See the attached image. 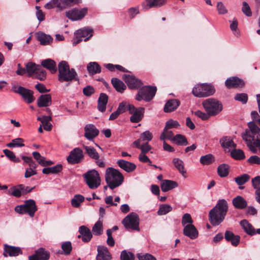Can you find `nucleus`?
Instances as JSON below:
<instances>
[{
    "mask_svg": "<svg viewBox=\"0 0 260 260\" xmlns=\"http://www.w3.org/2000/svg\"><path fill=\"white\" fill-rule=\"evenodd\" d=\"M248 126L241 137L251 152L256 153V148L260 152V128L252 121L249 122Z\"/></svg>",
    "mask_w": 260,
    "mask_h": 260,
    "instance_id": "obj_1",
    "label": "nucleus"
},
{
    "mask_svg": "<svg viewBox=\"0 0 260 260\" xmlns=\"http://www.w3.org/2000/svg\"><path fill=\"white\" fill-rule=\"evenodd\" d=\"M228 209V205L226 200H218L216 205L209 213L210 223L214 226L218 225L224 219Z\"/></svg>",
    "mask_w": 260,
    "mask_h": 260,
    "instance_id": "obj_2",
    "label": "nucleus"
},
{
    "mask_svg": "<svg viewBox=\"0 0 260 260\" xmlns=\"http://www.w3.org/2000/svg\"><path fill=\"white\" fill-rule=\"evenodd\" d=\"M105 180L109 188L113 189L122 183L124 177L119 170L109 167L106 170Z\"/></svg>",
    "mask_w": 260,
    "mask_h": 260,
    "instance_id": "obj_3",
    "label": "nucleus"
},
{
    "mask_svg": "<svg viewBox=\"0 0 260 260\" xmlns=\"http://www.w3.org/2000/svg\"><path fill=\"white\" fill-rule=\"evenodd\" d=\"M58 79L60 82H69L74 80L77 76L74 69H70L68 63L66 61H61L58 64Z\"/></svg>",
    "mask_w": 260,
    "mask_h": 260,
    "instance_id": "obj_4",
    "label": "nucleus"
},
{
    "mask_svg": "<svg viewBox=\"0 0 260 260\" xmlns=\"http://www.w3.org/2000/svg\"><path fill=\"white\" fill-rule=\"evenodd\" d=\"M202 105L206 112L211 116L217 115L222 110V103L214 98H209L204 100Z\"/></svg>",
    "mask_w": 260,
    "mask_h": 260,
    "instance_id": "obj_5",
    "label": "nucleus"
},
{
    "mask_svg": "<svg viewBox=\"0 0 260 260\" xmlns=\"http://www.w3.org/2000/svg\"><path fill=\"white\" fill-rule=\"evenodd\" d=\"M82 176L84 181L90 189H96L101 184L100 174L95 169L88 171Z\"/></svg>",
    "mask_w": 260,
    "mask_h": 260,
    "instance_id": "obj_6",
    "label": "nucleus"
},
{
    "mask_svg": "<svg viewBox=\"0 0 260 260\" xmlns=\"http://www.w3.org/2000/svg\"><path fill=\"white\" fill-rule=\"evenodd\" d=\"M157 88L155 86H144L139 89L135 99L138 101L144 100L148 102L151 101L155 96Z\"/></svg>",
    "mask_w": 260,
    "mask_h": 260,
    "instance_id": "obj_7",
    "label": "nucleus"
},
{
    "mask_svg": "<svg viewBox=\"0 0 260 260\" xmlns=\"http://www.w3.org/2000/svg\"><path fill=\"white\" fill-rule=\"evenodd\" d=\"M38 208L35 201L32 199H29L24 201L23 204L17 205L15 208V211L20 214H28L30 217H33Z\"/></svg>",
    "mask_w": 260,
    "mask_h": 260,
    "instance_id": "obj_8",
    "label": "nucleus"
},
{
    "mask_svg": "<svg viewBox=\"0 0 260 260\" xmlns=\"http://www.w3.org/2000/svg\"><path fill=\"white\" fill-rule=\"evenodd\" d=\"M214 87L209 84L203 83L196 85L192 90L194 96L198 98H204L210 96L214 93Z\"/></svg>",
    "mask_w": 260,
    "mask_h": 260,
    "instance_id": "obj_9",
    "label": "nucleus"
},
{
    "mask_svg": "<svg viewBox=\"0 0 260 260\" xmlns=\"http://www.w3.org/2000/svg\"><path fill=\"white\" fill-rule=\"evenodd\" d=\"M83 147L85 150V153L90 158L94 160L96 166L101 168H105L106 167V162L104 157H101L99 153L93 147L83 145Z\"/></svg>",
    "mask_w": 260,
    "mask_h": 260,
    "instance_id": "obj_10",
    "label": "nucleus"
},
{
    "mask_svg": "<svg viewBox=\"0 0 260 260\" xmlns=\"http://www.w3.org/2000/svg\"><path fill=\"white\" fill-rule=\"evenodd\" d=\"M122 224L126 229L140 231L139 217L138 215L134 212H132L127 215L122 220Z\"/></svg>",
    "mask_w": 260,
    "mask_h": 260,
    "instance_id": "obj_11",
    "label": "nucleus"
},
{
    "mask_svg": "<svg viewBox=\"0 0 260 260\" xmlns=\"http://www.w3.org/2000/svg\"><path fill=\"white\" fill-rule=\"evenodd\" d=\"M12 89L15 93L19 94L22 97L24 101L28 104L31 103L35 100L33 95L34 92L31 90L17 85L13 86Z\"/></svg>",
    "mask_w": 260,
    "mask_h": 260,
    "instance_id": "obj_12",
    "label": "nucleus"
},
{
    "mask_svg": "<svg viewBox=\"0 0 260 260\" xmlns=\"http://www.w3.org/2000/svg\"><path fill=\"white\" fill-rule=\"evenodd\" d=\"M128 111L132 116L130 121L133 123L139 122L143 118L145 109L143 107L136 108L133 105H128Z\"/></svg>",
    "mask_w": 260,
    "mask_h": 260,
    "instance_id": "obj_13",
    "label": "nucleus"
},
{
    "mask_svg": "<svg viewBox=\"0 0 260 260\" xmlns=\"http://www.w3.org/2000/svg\"><path fill=\"white\" fill-rule=\"evenodd\" d=\"M84 157L82 150L79 147H76L70 152L67 160L70 164L75 165L81 162Z\"/></svg>",
    "mask_w": 260,
    "mask_h": 260,
    "instance_id": "obj_14",
    "label": "nucleus"
},
{
    "mask_svg": "<svg viewBox=\"0 0 260 260\" xmlns=\"http://www.w3.org/2000/svg\"><path fill=\"white\" fill-rule=\"evenodd\" d=\"M87 13V8H83L81 10L74 8L66 12V16L70 20L77 21L81 20L84 17Z\"/></svg>",
    "mask_w": 260,
    "mask_h": 260,
    "instance_id": "obj_15",
    "label": "nucleus"
},
{
    "mask_svg": "<svg viewBox=\"0 0 260 260\" xmlns=\"http://www.w3.org/2000/svg\"><path fill=\"white\" fill-rule=\"evenodd\" d=\"M123 79L129 88L131 89H140L143 85L142 81L136 78L134 76L124 75Z\"/></svg>",
    "mask_w": 260,
    "mask_h": 260,
    "instance_id": "obj_16",
    "label": "nucleus"
},
{
    "mask_svg": "<svg viewBox=\"0 0 260 260\" xmlns=\"http://www.w3.org/2000/svg\"><path fill=\"white\" fill-rule=\"evenodd\" d=\"M244 84V81L237 77H230L225 81V85L229 89L242 87Z\"/></svg>",
    "mask_w": 260,
    "mask_h": 260,
    "instance_id": "obj_17",
    "label": "nucleus"
},
{
    "mask_svg": "<svg viewBox=\"0 0 260 260\" xmlns=\"http://www.w3.org/2000/svg\"><path fill=\"white\" fill-rule=\"evenodd\" d=\"M84 137L90 141L92 140L99 134V131L92 124H86L84 127Z\"/></svg>",
    "mask_w": 260,
    "mask_h": 260,
    "instance_id": "obj_18",
    "label": "nucleus"
},
{
    "mask_svg": "<svg viewBox=\"0 0 260 260\" xmlns=\"http://www.w3.org/2000/svg\"><path fill=\"white\" fill-rule=\"evenodd\" d=\"M22 252L20 247L10 246L8 244L4 245L3 255L5 257L17 256L20 254H22Z\"/></svg>",
    "mask_w": 260,
    "mask_h": 260,
    "instance_id": "obj_19",
    "label": "nucleus"
},
{
    "mask_svg": "<svg viewBox=\"0 0 260 260\" xmlns=\"http://www.w3.org/2000/svg\"><path fill=\"white\" fill-rule=\"evenodd\" d=\"M97 251L96 260H111L112 259V255L106 247L99 246Z\"/></svg>",
    "mask_w": 260,
    "mask_h": 260,
    "instance_id": "obj_20",
    "label": "nucleus"
},
{
    "mask_svg": "<svg viewBox=\"0 0 260 260\" xmlns=\"http://www.w3.org/2000/svg\"><path fill=\"white\" fill-rule=\"evenodd\" d=\"M183 233L184 236L192 240L197 238L199 235L197 228L193 224L185 225L183 229Z\"/></svg>",
    "mask_w": 260,
    "mask_h": 260,
    "instance_id": "obj_21",
    "label": "nucleus"
},
{
    "mask_svg": "<svg viewBox=\"0 0 260 260\" xmlns=\"http://www.w3.org/2000/svg\"><path fill=\"white\" fill-rule=\"evenodd\" d=\"M117 164L121 169L127 173L132 172L136 169L135 164L123 159L118 160Z\"/></svg>",
    "mask_w": 260,
    "mask_h": 260,
    "instance_id": "obj_22",
    "label": "nucleus"
},
{
    "mask_svg": "<svg viewBox=\"0 0 260 260\" xmlns=\"http://www.w3.org/2000/svg\"><path fill=\"white\" fill-rule=\"evenodd\" d=\"M93 29L90 27H85L82 29L77 30L75 34L76 37L84 38V41H87L90 37L92 36Z\"/></svg>",
    "mask_w": 260,
    "mask_h": 260,
    "instance_id": "obj_23",
    "label": "nucleus"
},
{
    "mask_svg": "<svg viewBox=\"0 0 260 260\" xmlns=\"http://www.w3.org/2000/svg\"><path fill=\"white\" fill-rule=\"evenodd\" d=\"M240 224L243 231L250 236L256 234L255 229L253 226L246 219H243L240 222Z\"/></svg>",
    "mask_w": 260,
    "mask_h": 260,
    "instance_id": "obj_24",
    "label": "nucleus"
},
{
    "mask_svg": "<svg viewBox=\"0 0 260 260\" xmlns=\"http://www.w3.org/2000/svg\"><path fill=\"white\" fill-rule=\"evenodd\" d=\"M224 238L228 242H231V244L234 246H237L240 241V237L239 235H235L230 231H226L224 234Z\"/></svg>",
    "mask_w": 260,
    "mask_h": 260,
    "instance_id": "obj_25",
    "label": "nucleus"
},
{
    "mask_svg": "<svg viewBox=\"0 0 260 260\" xmlns=\"http://www.w3.org/2000/svg\"><path fill=\"white\" fill-rule=\"evenodd\" d=\"M41 66L48 69L52 74H54L57 72L56 63L52 59L48 58L42 60Z\"/></svg>",
    "mask_w": 260,
    "mask_h": 260,
    "instance_id": "obj_26",
    "label": "nucleus"
},
{
    "mask_svg": "<svg viewBox=\"0 0 260 260\" xmlns=\"http://www.w3.org/2000/svg\"><path fill=\"white\" fill-rule=\"evenodd\" d=\"M51 103L52 99L50 94H42L37 100V104L39 107H48Z\"/></svg>",
    "mask_w": 260,
    "mask_h": 260,
    "instance_id": "obj_27",
    "label": "nucleus"
},
{
    "mask_svg": "<svg viewBox=\"0 0 260 260\" xmlns=\"http://www.w3.org/2000/svg\"><path fill=\"white\" fill-rule=\"evenodd\" d=\"M79 232L81 235L82 240L84 242H88L92 237L90 230L85 225H81L79 227Z\"/></svg>",
    "mask_w": 260,
    "mask_h": 260,
    "instance_id": "obj_28",
    "label": "nucleus"
},
{
    "mask_svg": "<svg viewBox=\"0 0 260 260\" xmlns=\"http://www.w3.org/2000/svg\"><path fill=\"white\" fill-rule=\"evenodd\" d=\"M36 38L41 45H48L53 41V38L50 35L41 31L37 33Z\"/></svg>",
    "mask_w": 260,
    "mask_h": 260,
    "instance_id": "obj_29",
    "label": "nucleus"
},
{
    "mask_svg": "<svg viewBox=\"0 0 260 260\" xmlns=\"http://www.w3.org/2000/svg\"><path fill=\"white\" fill-rule=\"evenodd\" d=\"M180 104V102L177 99L170 100L164 106V111L167 113L174 111L178 107Z\"/></svg>",
    "mask_w": 260,
    "mask_h": 260,
    "instance_id": "obj_30",
    "label": "nucleus"
},
{
    "mask_svg": "<svg viewBox=\"0 0 260 260\" xmlns=\"http://www.w3.org/2000/svg\"><path fill=\"white\" fill-rule=\"evenodd\" d=\"M233 206L236 209H244L247 206V201L241 196H237L232 200Z\"/></svg>",
    "mask_w": 260,
    "mask_h": 260,
    "instance_id": "obj_31",
    "label": "nucleus"
},
{
    "mask_svg": "<svg viewBox=\"0 0 260 260\" xmlns=\"http://www.w3.org/2000/svg\"><path fill=\"white\" fill-rule=\"evenodd\" d=\"M108 101V96L104 93H101L98 99V109L101 112H104Z\"/></svg>",
    "mask_w": 260,
    "mask_h": 260,
    "instance_id": "obj_32",
    "label": "nucleus"
},
{
    "mask_svg": "<svg viewBox=\"0 0 260 260\" xmlns=\"http://www.w3.org/2000/svg\"><path fill=\"white\" fill-rule=\"evenodd\" d=\"M111 83L117 92L122 93L126 88L124 83L117 78H112Z\"/></svg>",
    "mask_w": 260,
    "mask_h": 260,
    "instance_id": "obj_33",
    "label": "nucleus"
},
{
    "mask_svg": "<svg viewBox=\"0 0 260 260\" xmlns=\"http://www.w3.org/2000/svg\"><path fill=\"white\" fill-rule=\"evenodd\" d=\"M87 70L90 75H93L101 72V67L96 62H90L87 66Z\"/></svg>",
    "mask_w": 260,
    "mask_h": 260,
    "instance_id": "obj_34",
    "label": "nucleus"
},
{
    "mask_svg": "<svg viewBox=\"0 0 260 260\" xmlns=\"http://www.w3.org/2000/svg\"><path fill=\"white\" fill-rule=\"evenodd\" d=\"M177 186L178 184L176 182L170 180H164L160 185L161 190L164 192H167Z\"/></svg>",
    "mask_w": 260,
    "mask_h": 260,
    "instance_id": "obj_35",
    "label": "nucleus"
},
{
    "mask_svg": "<svg viewBox=\"0 0 260 260\" xmlns=\"http://www.w3.org/2000/svg\"><path fill=\"white\" fill-rule=\"evenodd\" d=\"M219 142L221 147L225 149H228L230 147L235 148L236 144L234 143L233 140L230 137L224 136L220 139Z\"/></svg>",
    "mask_w": 260,
    "mask_h": 260,
    "instance_id": "obj_36",
    "label": "nucleus"
},
{
    "mask_svg": "<svg viewBox=\"0 0 260 260\" xmlns=\"http://www.w3.org/2000/svg\"><path fill=\"white\" fill-rule=\"evenodd\" d=\"M250 179V176L247 174H243L235 178L234 180L236 183L239 186L240 189H243L244 186H242L244 184Z\"/></svg>",
    "mask_w": 260,
    "mask_h": 260,
    "instance_id": "obj_37",
    "label": "nucleus"
},
{
    "mask_svg": "<svg viewBox=\"0 0 260 260\" xmlns=\"http://www.w3.org/2000/svg\"><path fill=\"white\" fill-rule=\"evenodd\" d=\"M147 5H143V7L146 8H158L163 6L166 2V0H146Z\"/></svg>",
    "mask_w": 260,
    "mask_h": 260,
    "instance_id": "obj_38",
    "label": "nucleus"
},
{
    "mask_svg": "<svg viewBox=\"0 0 260 260\" xmlns=\"http://www.w3.org/2000/svg\"><path fill=\"white\" fill-rule=\"evenodd\" d=\"M62 170V166L61 164H57L52 167L45 168L42 170V173L44 174H57L60 172Z\"/></svg>",
    "mask_w": 260,
    "mask_h": 260,
    "instance_id": "obj_39",
    "label": "nucleus"
},
{
    "mask_svg": "<svg viewBox=\"0 0 260 260\" xmlns=\"http://www.w3.org/2000/svg\"><path fill=\"white\" fill-rule=\"evenodd\" d=\"M217 174L221 178L226 177L229 174V166L225 164L220 165L217 168Z\"/></svg>",
    "mask_w": 260,
    "mask_h": 260,
    "instance_id": "obj_40",
    "label": "nucleus"
},
{
    "mask_svg": "<svg viewBox=\"0 0 260 260\" xmlns=\"http://www.w3.org/2000/svg\"><path fill=\"white\" fill-rule=\"evenodd\" d=\"M92 231L94 235L100 236L103 233V220L99 218L92 227Z\"/></svg>",
    "mask_w": 260,
    "mask_h": 260,
    "instance_id": "obj_41",
    "label": "nucleus"
},
{
    "mask_svg": "<svg viewBox=\"0 0 260 260\" xmlns=\"http://www.w3.org/2000/svg\"><path fill=\"white\" fill-rule=\"evenodd\" d=\"M39 64H37L32 62H28L25 64V68H26V71L29 76H32L37 71L38 68H40Z\"/></svg>",
    "mask_w": 260,
    "mask_h": 260,
    "instance_id": "obj_42",
    "label": "nucleus"
},
{
    "mask_svg": "<svg viewBox=\"0 0 260 260\" xmlns=\"http://www.w3.org/2000/svg\"><path fill=\"white\" fill-rule=\"evenodd\" d=\"M215 161V157L212 154H208L200 157V162L204 166L212 164Z\"/></svg>",
    "mask_w": 260,
    "mask_h": 260,
    "instance_id": "obj_43",
    "label": "nucleus"
},
{
    "mask_svg": "<svg viewBox=\"0 0 260 260\" xmlns=\"http://www.w3.org/2000/svg\"><path fill=\"white\" fill-rule=\"evenodd\" d=\"M173 162L176 169L182 175H184L186 173L184 169V163L181 159L178 158H175L173 160Z\"/></svg>",
    "mask_w": 260,
    "mask_h": 260,
    "instance_id": "obj_44",
    "label": "nucleus"
},
{
    "mask_svg": "<svg viewBox=\"0 0 260 260\" xmlns=\"http://www.w3.org/2000/svg\"><path fill=\"white\" fill-rule=\"evenodd\" d=\"M36 252L40 260H48L50 258V252L44 248H39Z\"/></svg>",
    "mask_w": 260,
    "mask_h": 260,
    "instance_id": "obj_45",
    "label": "nucleus"
},
{
    "mask_svg": "<svg viewBox=\"0 0 260 260\" xmlns=\"http://www.w3.org/2000/svg\"><path fill=\"white\" fill-rule=\"evenodd\" d=\"M231 155L236 160H242L245 158L244 152L241 149H233L231 152Z\"/></svg>",
    "mask_w": 260,
    "mask_h": 260,
    "instance_id": "obj_46",
    "label": "nucleus"
},
{
    "mask_svg": "<svg viewBox=\"0 0 260 260\" xmlns=\"http://www.w3.org/2000/svg\"><path fill=\"white\" fill-rule=\"evenodd\" d=\"M105 67L110 72H114L115 71V69H117V70L122 72H128L127 69L123 67L122 66L119 64H113L109 63L106 64L105 65Z\"/></svg>",
    "mask_w": 260,
    "mask_h": 260,
    "instance_id": "obj_47",
    "label": "nucleus"
},
{
    "mask_svg": "<svg viewBox=\"0 0 260 260\" xmlns=\"http://www.w3.org/2000/svg\"><path fill=\"white\" fill-rule=\"evenodd\" d=\"M84 201V197L81 194H76L71 200V205L75 208H78Z\"/></svg>",
    "mask_w": 260,
    "mask_h": 260,
    "instance_id": "obj_48",
    "label": "nucleus"
},
{
    "mask_svg": "<svg viewBox=\"0 0 260 260\" xmlns=\"http://www.w3.org/2000/svg\"><path fill=\"white\" fill-rule=\"evenodd\" d=\"M172 141L175 142L178 145L186 146L188 142L186 137L181 134H177L172 139Z\"/></svg>",
    "mask_w": 260,
    "mask_h": 260,
    "instance_id": "obj_49",
    "label": "nucleus"
},
{
    "mask_svg": "<svg viewBox=\"0 0 260 260\" xmlns=\"http://www.w3.org/2000/svg\"><path fill=\"white\" fill-rule=\"evenodd\" d=\"M33 76L40 80H44L46 78V71L40 66V68H38Z\"/></svg>",
    "mask_w": 260,
    "mask_h": 260,
    "instance_id": "obj_50",
    "label": "nucleus"
},
{
    "mask_svg": "<svg viewBox=\"0 0 260 260\" xmlns=\"http://www.w3.org/2000/svg\"><path fill=\"white\" fill-rule=\"evenodd\" d=\"M24 140L22 138H18L12 140L11 143H8L7 146L9 148L16 147H23L25 144L23 143Z\"/></svg>",
    "mask_w": 260,
    "mask_h": 260,
    "instance_id": "obj_51",
    "label": "nucleus"
},
{
    "mask_svg": "<svg viewBox=\"0 0 260 260\" xmlns=\"http://www.w3.org/2000/svg\"><path fill=\"white\" fill-rule=\"evenodd\" d=\"M172 210V207L171 206L168 204H162L160 206L157 213L158 215H164L171 212Z\"/></svg>",
    "mask_w": 260,
    "mask_h": 260,
    "instance_id": "obj_52",
    "label": "nucleus"
},
{
    "mask_svg": "<svg viewBox=\"0 0 260 260\" xmlns=\"http://www.w3.org/2000/svg\"><path fill=\"white\" fill-rule=\"evenodd\" d=\"M169 129H166L165 127L164 128L163 132L160 136V139L161 140L165 141L166 139L172 140V139L174 137V134L173 132Z\"/></svg>",
    "mask_w": 260,
    "mask_h": 260,
    "instance_id": "obj_53",
    "label": "nucleus"
},
{
    "mask_svg": "<svg viewBox=\"0 0 260 260\" xmlns=\"http://www.w3.org/2000/svg\"><path fill=\"white\" fill-rule=\"evenodd\" d=\"M193 222V219H192L190 214L185 213L183 215L181 220V223L184 228H185V225L192 224Z\"/></svg>",
    "mask_w": 260,
    "mask_h": 260,
    "instance_id": "obj_54",
    "label": "nucleus"
},
{
    "mask_svg": "<svg viewBox=\"0 0 260 260\" xmlns=\"http://www.w3.org/2000/svg\"><path fill=\"white\" fill-rule=\"evenodd\" d=\"M61 248L65 255H69L72 250V246L71 242L67 241L63 242L61 245Z\"/></svg>",
    "mask_w": 260,
    "mask_h": 260,
    "instance_id": "obj_55",
    "label": "nucleus"
},
{
    "mask_svg": "<svg viewBox=\"0 0 260 260\" xmlns=\"http://www.w3.org/2000/svg\"><path fill=\"white\" fill-rule=\"evenodd\" d=\"M134 255L131 252L123 250L120 254L121 260H134Z\"/></svg>",
    "mask_w": 260,
    "mask_h": 260,
    "instance_id": "obj_56",
    "label": "nucleus"
},
{
    "mask_svg": "<svg viewBox=\"0 0 260 260\" xmlns=\"http://www.w3.org/2000/svg\"><path fill=\"white\" fill-rule=\"evenodd\" d=\"M139 260H156V258L149 253H139L137 254Z\"/></svg>",
    "mask_w": 260,
    "mask_h": 260,
    "instance_id": "obj_57",
    "label": "nucleus"
},
{
    "mask_svg": "<svg viewBox=\"0 0 260 260\" xmlns=\"http://www.w3.org/2000/svg\"><path fill=\"white\" fill-rule=\"evenodd\" d=\"M153 138L152 133L149 131H146L142 133L141 135L140 139L142 141H147V142L151 141Z\"/></svg>",
    "mask_w": 260,
    "mask_h": 260,
    "instance_id": "obj_58",
    "label": "nucleus"
},
{
    "mask_svg": "<svg viewBox=\"0 0 260 260\" xmlns=\"http://www.w3.org/2000/svg\"><path fill=\"white\" fill-rule=\"evenodd\" d=\"M234 99L236 101L241 102L242 104H245L247 102L248 95L245 93H237Z\"/></svg>",
    "mask_w": 260,
    "mask_h": 260,
    "instance_id": "obj_59",
    "label": "nucleus"
},
{
    "mask_svg": "<svg viewBox=\"0 0 260 260\" xmlns=\"http://www.w3.org/2000/svg\"><path fill=\"white\" fill-rule=\"evenodd\" d=\"M180 126L179 122L176 120H174L172 119L168 120L165 125L166 129H171L174 128H177Z\"/></svg>",
    "mask_w": 260,
    "mask_h": 260,
    "instance_id": "obj_60",
    "label": "nucleus"
},
{
    "mask_svg": "<svg viewBox=\"0 0 260 260\" xmlns=\"http://www.w3.org/2000/svg\"><path fill=\"white\" fill-rule=\"evenodd\" d=\"M242 11L246 16L250 17L252 15V12L251 11L250 7L248 3L246 2H243Z\"/></svg>",
    "mask_w": 260,
    "mask_h": 260,
    "instance_id": "obj_61",
    "label": "nucleus"
},
{
    "mask_svg": "<svg viewBox=\"0 0 260 260\" xmlns=\"http://www.w3.org/2000/svg\"><path fill=\"white\" fill-rule=\"evenodd\" d=\"M95 92L94 88L93 86L90 85H88L85 87L83 89V93L84 95L86 96H90L92 94H93Z\"/></svg>",
    "mask_w": 260,
    "mask_h": 260,
    "instance_id": "obj_62",
    "label": "nucleus"
},
{
    "mask_svg": "<svg viewBox=\"0 0 260 260\" xmlns=\"http://www.w3.org/2000/svg\"><path fill=\"white\" fill-rule=\"evenodd\" d=\"M194 114L197 116L198 117L201 118L203 120H208L210 116V115L208 114L207 112L206 113L203 112L200 110H198L194 112Z\"/></svg>",
    "mask_w": 260,
    "mask_h": 260,
    "instance_id": "obj_63",
    "label": "nucleus"
},
{
    "mask_svg": "<svg viewBox=\"0 0 260 260\" xmlns=\"http://www.w3.org/2000/svg\"><path fill=\"white\" fill-rule=\"evenodd\" d=\"M247 161L250 165H260V157L257 155H252Z\"/></svg>",
    "mask_w": 260,
    "mask_h": 260,
    "instance_id": "obj_64",
    "label": "nucleus"
}]
</instances>
